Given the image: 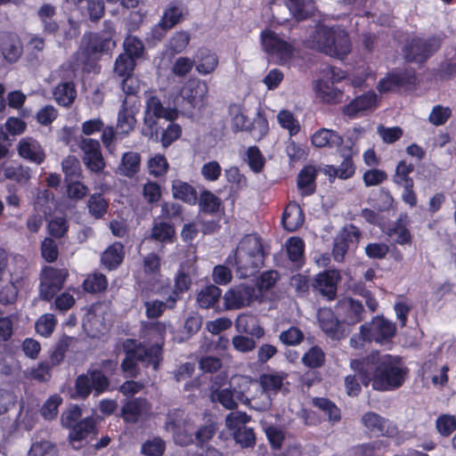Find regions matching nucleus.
Listing matches in <instances>:
<instances>
[{"label":"nucleus","mask_w":456,"mask_h":456,"mask_svg":"<svg viewBox=\"0 0 456 456\" xmlns=\"http://www.w3.org/2000/svg\"><path fill=\"white\" fill-rule=\"evenodd\" d=\"M350 366L359 373L365 387L371 382L375 390H393L401 387L404 381L403 370L387 354L371 352L362 360H352Z\"/></svg>","instance_id":"nucleus-1"},{"label":"nucleus","mask_w":456,"mask_h":456,"mask_svg":"<svg viewBox=\"0 0 456 456\" xmlns=\"http://www.w3.org/2000/svg\"><path fill=\"white\" fill-rule=\"evenodd\" d=\"M265 251L261 238L256 234H247L240 241L234 256L227 257V264L236 266L240 278L254 275L263 266Z\"/></svg>","instance_id":"nucleus-2"},{"label":"nucleus","mask_w":456,"mask_h":456,"mask_svg":"<svg viewBox=\"0 0 456 456\" xmlns=\"http://www.w3.org/2000/svg\"><path fill=\"white\" fill-rule=\"evenodd\" d=\"M126 357L121 362L122 371L128 377L136 378L140 375V365L144 368L152 367L154 372L159 369L161 360V347L159 345L136 344L134 339H126L123 343Z\"/></svg>","instance_id":"nucleus-3"},{"label":"nucleus","mask_w":456,"mask_h":456,"mask_svg":"<svg viewBox=\"0 0 456 456\" xmlns=\"http://www.w3.org/2000/svg\"><path fill=\"white\" fill-rule=\"evenodd\" d=\"M115 42L110 37H103L100 34L86 33L81 38L79 49L72 56L70 68L73 71L81 69L84 72H96L99 69L97 61L104 52L110 51Z\"/></svg>","instance_id":"nucleus-4"},{"label":"nucleus","mask_w":456,"mask_h":456,"mask_svg":"<svg viewBox=\"0 0 456 456\" xmlns=\"http://www.w3.org/2000/svg\"><path fill=\"white\" fill-rule=\"evenodd\" d=\"M440 46L441 38L438 37L428 38L414 37L405 42L403 53L407 61L421 64L430 58Z\"/></svg>","instance_id":"nucleus-5"},{"label":"nucleus","mask_w":456,"mask_h":456,"mask_svg":"<svg viewBox=\"0 0 456 456\" xmlns=\"http://www.w3.org/2000/svg\"><path fill=\"white\" fill-rule=\"evenodd\" d=\"M109 378L98 369H89L84 374L77 376L75 389L78 398L86 399L93 392L95 396L109 389Z\"/></svg>","instance_id":"nucleus-6"},{"label":"nucleus","mask_w":456,"mask_h":456,"mask_svg":"<svg viewBox=\"0 0 456 456\" xmlns=\"http://www.w3.org/2000/svg\"><path fill=\"white\" fill-rule=\"evenodd\" d=\"M68 276L69 272L65 268L45 266L39 274V297L45 301H51L63 288Z\"/></svg>","instance_id":"nucleus-7"},{"label":"nucleus","mask_w":456,"mask_h":456,"mask_svg":"<svg viewBox=\"0 0 456 456\" xmlns=\"http://www.w3.org/2000/svg\"><path fill=\"white\" fill-rule=\"evenodd\" d=\"M256 284L243 282L230 288L224 295L227 310H237L250 305L258 298Z\"/></svg>","instance_id":"nucleus-8"},{"label":"nucleus","mask_w":456,"mask_h":456,"mask_svg":"<svg viewBox=\"0 0 456 456\" xmlns=\"http://www.w3.org/2000/svg\"><path fill=\"white\" fill-rule=\"evenodd\" d=\"M287 377V373L283 371L262 374L258 381L260 400L256 402L254 408L258 411L269 410L272 405L271 394L275 395L281 390Z\"/></svg>","instance_id":"nucleus-9"},{"label":"nucleus","mask_w":456,"mask_h":456,"mask_svg":"<svg viewBox=\"0 0 456 456\" xmlns=\"http://www.w3.org/2000/svg\"><path fill=\"white\" fill-rule=\"evenodd\" d=\"M77 146L82 151L81 158L86 167L92 173H102L106 167V163L100 142L89 137L80 136L77 139Z\"/></svg>","instance_id":"nucleus-10"},{"label":"nucleus","mask_w":456,"mask_h":456,"mask_svg":"<svg viewBox=\"0 0 456 456\" xmlns=\"http://www.w3.org/2000/svg\"><path fill=\"white\" fill-rule=\"evenodd\" d=\"M270 10L278 23L286 22L291 18L302 20L308 16L305 0H273Z\"/></svg>","instance_id":"nucleus-11"},{"label":"nucleus","mask_w":456,"mask_h":456,"mask_svg":"<svg viewBox=\"0 0 456 456\" xmlns=\"http://www.w3.org/2000/svg\"><path fill=\"white\" fill-rule=\"evenodd\" d=\"M180 94L189 110H200L207 104L208 86L205 81L191 78L183 86Z\"/></svg>","instance_id":"nucleus-12"},{"label":"nucleus","mask_w":456,"mask_h":456,"mask_svg":"<svg viewBox=\"0 0 456 456\" xmlns=\"http://www.w3.org/2000/svg\"><path fill=\"white\" fill-rule=\"evenodd\" d=\"M236 399L241 403L254 408L258 401L260 387L257 381L247 376H235L231 383Z\"/></svg>","instance_id":"nucleus-13"},{"label":"nucleus","mask_w":456,"mask_h":456,"mask_svg":"<svg viewBox=\"0 0 456 456\" xmlns=\"http://www.w3.org/2000/svg\"><path fill=\"white\" fill-rule=\"evenodd\" d=\"M264 50L279 59L281 63H287L293 56V47L280 38L274 32L265 30L261 34Z\"/></svg>","instance_id":"nucleus-14"},{"label":"nucleus","mask_w":456,"mask_h":456,"mask_svg":"<svg viewBox=\"0 0 456 456\" xmlns=\"http://www.w3.org/2000/svg\"><path fill=\"white\" fill-rule=\"evenodd\" d=\"M139 109V101H129L125 98L118 113L117 134L122 136L128 135L136 125L135 114Z\"/></svg>","instance_id":"nucleus-15"},{"label":"nucleus","mask_w":456,"mask_h":456,"mask_svg":"<svg viewBox=\"0 0 456 456\" xmlns=\"http://www.w3.org/2000/svg\"><path fill=\"white\" fill-rule=\"evenodd\" d=\"M363 325H367L366 332L370 340L379 344L388 342L396 331L395 324L382 316L375 317L370 322H365Z\"/></svg>","instance_id":"nucleus-16"},{"label":"nucleus","mask_w":456,"mask_h":456,"mask_svg":"<svg viewBox=\"0 0 456 456\" xmlns=\"http://www.w3.org/2000/svg\"><path fill=\"white\" fill-rule=\"evenodd\" d=\"M378 107V96L373 91L362 94L343 108V113L351 118L371 112Z\"/></svg>","instance_id":"nucleus-17"},{"label":"nucleus","mask_w":456,"mask_h":456,"mask_svg":"<svg viewBox=\"0 0 456 456\" xmlns=\"http://www.w3.org/2000/svg\"><path fill=\"white\" fill-rule=\"evenodd\" d=\"M318 322L322 331L332 339L339 340L346 337V330L330 308H322L318 312Z\"/></svg>","instance_id":"nucleus-18"},{"label":"nucleus","mask_w":456,"mask_h":456,"mask_svg":"<svg viewBox=\"0 0 456 456\" xmlns=\"http://www.w3.org/2000/svg\"><path fill=\"white\" fill-rule=\"evenodd\" d=\"M22 53V44L16 34L8 32L0 34V53L6 62L15 63Z\"/></svg>","instance_id":"nucleus-19"},{"label":"nucleus","mask_w":456,"mask_h":456,"mask_svg":"<svg viewBox=\"0 0 456 456\" xmlns=\"http://www.w3.org/2000/svg\"><path fill=\"white\" fill-rule=\"evenodd\" d=\"M337 311L342 318V322L349 325L356 324L364 318L362 303L352 297L341 299L338 303Z\"/></svg>","instance_id":"nucleus-20"},{"label":"nucleus","mask_w":456,"mask_h":456,"mask_svg":"<svg viewBox=\"0 0 456 456\" xmlns=\"http://www.w3.org/2000/svg\"><path fill=\"white\" fill-rule=\"evenodd\" d=\"M17 151L22 159L37 165L43 163L45 159V153L40 143L31 137L22 138L17 145Z\"/></svg>","instance_id":"nucleus-21"},{"label":"nucleus","mask_w":456,"mask_h":456,"mask_svg":"<svg viewBox=\"0 0 456 456\" xmlns=\"http://www.w3.org/2000/svg\"><path fill=\"white\" fill-rule=\"evenodd\" d=\"M331 27L326 25H318L314 33L307 39L308 47L325 53L326 55L334 53L330 45V39H331Z\"/></svg>","instance_id":"nucleus-22"},{"label":"nucleus","mask_w":456,"mask_h":456,"mask_svg":"<svg viewBox=\"0 0 456 456\" xmlns=\"http://www.w3.org/2000/svg\"><path fill=\"white\" fill-rule=\"evenodd\" d=\"M340 275L336 270H328L319 273L314 282V287L329 299H333L337 292V284Z\"/></svg>","instance_id":"nucleus-23"},{"label":"nucleus","mask_w":456,"mask_h":456,"mask_svg":"<svg viewBox=\"0 0 456 456\" xmlns=\"http://www.w3.org/2000/svg\"><path fill=\"white\" fill-rule=\"evenodd\" d=\"M143 116L162 118L164 122L173 121L177 118V110L165 108L159 97L149 94L146 97Z\"/></svg>","instance_id":"nucleus-24"},{"label":"nucleus","mask_w":456,"mask_h":456,"mask_svg":"<svg viewBox=\"0 0 456 456\" xmlns=\"http://www.w3.org/2000/svg\"><path fill=\"white\" fill-rule=\"evenodd\" d=\"M330 34L332 37L329 43L335 53L328 55L338 59L344 58L351 52V42L347 33L340 28H332Z\"/></svg>","instance_id":"nucleus-25"},{"label":"nucleus","mask_w":456,"mask_h":456,"mask_svg":"<svg viewBox=\"0 0 456 456\" xmlns=\"http://www.w3.org/2000/svg\"><path fill=\"white\" fill-rule=\"evenodd\" d=\"M149 411V403L145 398L138 397L126 402L121 410L126 422L136 423L140 417Z\"/></svg>","instance_id":"nucleus-26"},{"label":"nucleus","mask_w":456,"mask_h":456,"mask_svg":"<svg viewBox=\"0 0 456 456\" xmlns=\"http://www.w3.org/2000/svg\"><path fill=\"white\" fill-rule=\"evenodd\" d=\"M305 216L300 206L295 202H290L285 208L282 215V224L289 232H295L304 223Z\"/></svg>","instance_id":"nucleus-27"},{"label":"nucleus","mask_w":456,"mask_h":456,"mask_svg":"<svg viewBox=\"0 0 456 456\" xmlns=\"http://www.w3.org/2000/svg\"><path fill=\"white\" fill-rule=\"evenodd\" d=\"M316 94L322 102L331 104L342 101L343 92L328 80L321 79L315 86Z\"/></svg>","instance_id":"nucleus-28"},{"label":"nucleus","mask_w":456,"mask_h":456,"mask_svg":"<svg viewBox=\"0 0 456 456\" xmlns=\"http://www.w3.org/2000/svg\"><path fill=\"white\" fill-rule=\"evenodd\" d=\"M222 290L216 285L210 284L199 290L196 302L200 308L209 309L215 307L221 297Z\"/></svg>","instance_id":"nucleus-29"},{"label":"nucleus","mask_w":456,"mask_h":456,"mask_svg":"<svg viewBox=\"0 0 456 456\" xmlns=\"http://www.w3.org/2000/svg\"><path fill=\"white\" fill-rule=\"evenodd\" d=\"M317 171L314 167H305L298 174L297 187L303 197L309 196L315 191V178Z\"/></svg>","instance_id":"nucleus-30"},{"label":"nucleus","mask_w":456,"mask_h":456,"mask_svg":"<svg viewBox=\"0 0 456 456\" xmlns=\"http://www.w3.org/2000/svg\"><path fill=\"white\" fill-rule=\"evenodd\" d=\"M140 165L141 156L139 153L134 151L126 152L117 167V173L126 177H132L139 172Z\"/></svg>","instance_id":"nucleus-31"},{"label":"nucleus","mask_w":456,"mask_h":456,"mask_svg":"<svg viewBox=\"0 0 456 456\" xmlns=\"http://www.w3.org/2000/svg\"><path fill=\"white\" fill-rule=\"evenodd\" d=\"M312 143L318 148L338 147L343 143V138L334 130L322 128L313 134Z\"/></svg>","instance_id":"nucleus-32"},{"label":"nucleus","mask_w":456,"mask_h":456,"mask_svg":"<svg viewBox=\"0 0 456 456\" xmlns=\"http://www.w3.org/2000/svg\"><path fill=\"white\" fill-rule=\"evenodd\" d=\"M175 234V229L173 224L155 218L149 239L163 243L172 242Z\"/></svg>","instance_id":"nucleus-33"},{"label":"nucleus","mask_w":456,"mask_h":456,"mask_svg":"<svg viewBox=\"0 0 456 456\" xmlns=\"http://www.w3.org/2000/svg\"><path fill=\"white\" fill-rule=\"evenodd\" d=\"M125 256L124 246L115 242L108 247L102 253L101 260L109 270L116 269L123 261Z\"/></svg>","instance_id":"nucleus-34"},{"label":"nucleus","mask_w":456,"mask_h":456,"mask_svg":"<svg viewBox=\"0 0 456 456\" xmlns=\"http://www.w3.org/2000/svg\"><path fill=\"white\" fill-rule=\"evenodd\" d=\"M191 284V279L188 273L185 272L184 266H181L175 277V287L169 294V304L181 300L182 295L186 292Z\"/></svg>","instance_id":"nucleus-35"},{"label":"nucleus","mask_w":456,"mask_h":456,"mask_svg":"<svg viewBox=\"0 0 456 456\" xmlns=\"http://www.w3.org/2000/svg\"><path fill=\"white\" fill-rule=\"evenodd\" d=\"M95 429V422L93 418H86L80 420L74 428L70 429L69 439L73 448L77 449L79 445H76V442H80L86 438L87 436L94 433Z\"/></svg>","instance_id":"nucleus-36"},{"label":"nucleus","mask_w":456,"mask_h":456,"mask_svg":"<svg viewBox=\"0 0 456 456\" xmlns=\"http://www.w3.org/2000/svg\"><path fill=\"white\" fill-rule=\"evenodd\" d=\"M77 97L75 85L72 82H61L53 90V98L63 107H69Z\"/></svg>","instance_id":"nucleus-37"},{"label":"nucleus","mask_w":456,"mask_h":456,"mask_svg":"<svg viewBox=\"0 0 456 456\" xmlns=\"http://www.w3.org/2000/svg\"><path fill=\"white\" fill-rule=\"evenodd\" d=\"M172 194L175 199L194 205L198 200L196 190L188 183L175 180L172 184Z\"/></svg>","instance_id":"nucleus-38"},{"label":"nucleus","mask_w":456,"mask_h":456,"mask_svg":"<svg viewBox=\"0 0 456 456\" xmlns=\"http://www.w3.org/2000/svg\"><path fill=\"white\" fill-rule=\"evenodd\" d=\"M197 58L196 70L201 75H208L214 72L218 65L216 54L208 49H200L198 52Z\"/></svg>","instance_id":"nucleus-39"},{"label":"nucleus","mask_w":456,"mask_h":456,"mask_svg":"<svg viewBox=\"0 0 456 456\" xmlns=\"http://www.w3.org/2000/svg\"><path fill=\"white\" fill-rule=\"evenodd\" d=\"M362 422L373 434L384 436L387 433V420L376 412H366L362 418Z\"/></svg>","instance_id":"nucleus-40"},{"label":"nucleus","mask_w":456,"mask_h":456,"mask_svg":"<svg viewBox=\"0 0 456 456\" xmlns=\"http://www.w3.org/2000/svg\"><path fill=\"white\" fill-rule=\"evenodd\" d=\"M142 122L143 124L141 130V134L143 136L147 137L149 140L158 142L159 130L167 123L164 122L162 118L150 117L149 118V117L145 116H143Z\"/></svg>","instance_id":"nucleus-41"},{"label":"nucleus","mask_w":456,"mask_h":456,"mask_svg":"<svg viewBox=\"0 0 456 456\" xmlns=\"http://www.w3.org/2000/svg\"><path fill=\"white\" fill-rule=\"evenodd\" d=\"M55 14V7L50 4H43L37 12V15L44 26L45 31L50 34L55 33L59 28L57 22L53 19Z\"/></svg>","instance_id":"nucleus-42"},{"label":"nucleus","mask_w":456,"mask_h":456,"mask_svg":"<svg viewBox=\"0 0 456 456\" xmlns=\"http://www.w3.org/2000/svg\"><path fill=\"white\" fill-rule=\"evenodd\" d=\"M86 207L94 218L101 219L107 214L109 203L101 193H94L90 195Z\"/></svg>","instance_id":"nucleus-43"},{"label":"nucleus","mask_w":456,"mask_h":456,"mask_svg":"<svg viewBox=\"0 0 456 456\" xmlns=\"http://www.w3.org/2000/svg\"><path fill=\"white\" fill-rule=\"evenodd\" d=\"M409 224V217L406 214L401 215L397 219L395 226L391 229L390 235L395 236V242L400 245L410 244L411 242V235L407 229Z\"/></svg>","instance_id":"nucleus-44"},{"label":"nucleus","mask_w":456,"mask_h":456,"mask_svg":"<svg viewBox=\"0 0 456 456\" xmlns=\"http://www.w3.org/2000/svg\"><path fill=\"white\" fill-rule=\"evenodd\" d=\"M211 398L227 410H234L238 407L239 401L236 399L232 385L211 393Z\"/></svg>","instance_id":"nucleus-45"},{"label":"nucleus","mask_w":456,"mask_h":456,"mask_svg":"<svg viewBox=\"0 0 456 456\" xmlns=\"http://www.w3.org/2000/svg\"><path fill=\"white\" fill-rule=\"evenodd\" d=\"M232 118V130L233 133L251 131V121L243 114L239 105L233 104L229 108Z\"/></svg>","instance_id":"nucleus-46"},{"label":"nucleus","mask_w":456,"mask_h":456,"mask_svg":"<svg viewBox=\"0 0 456 456\" xmlns=\"http://www.w3.org/2000/svg\"><path fill=\"white\" fill-rule=\"evenodd\" d=\"M313 405L327 415L330 421L337 422L341 418L340 410L333 402L327 398L315 397L313 399Z\"/></svg>","instance_id":"nucleus-47"},{"label":"nucleus","mask_w":456,"mask_h":456,"mask_svg":"<svg viewBox=\"0 0 456 456\" xmlns=\"http://www.w3.org/2000/svg\"><path fill=\"white\" fill-rule=\"evenodd\" d=\"M175 305L176 302H173L172 305L169 304V295L165 301L152 300L144 302L145 314L149 319L159 318L166 309H174Z\"/></svg>","instance_id":"nucleus-48"},{"label":"nucleus","mask_w":456,"mask_h":456,"mask_svg":"<svg viewBox=\"0 0 456 456\" xmlns=\"http://www.w3.org/2000/svg\"><path fill=\"white\" fill-rule=\"evenodd\" d=\"M61 169L65 175V182L82 177V168L76 156L69 155L61 162Z\"/></svg>","instance_id":"nucleus-49"},{"label":"nucleus","mask_w":456,"mask_h":456,"mask_svg":"<svg viewBox=\"0 0 456 456\" xmlns=\"http://www.w3.org/2000/svg\"><path fill=\"white\" fill-rule=\"evenodd\" d=\"M305 244L302 239L292 237L287 243V253L291 262L299 267L303 264Z\"/></svg>","instance_id":"nucleus-50"},{"label":"nucleus","mask_w":456,"mask_h":456,"mask_svg":"<svg viewBox=\"0 0 456 456\" xmlns=\"http://www.w3.org/2000/svg\"><path fill=\"white\" fill-rule=\"evenodd\" d=\"M183 18V11L177 4L171 3L165 10L163 16L160 20V26L164 28L171 29Z\"/></svg>","instance_id":"nucleus-51"},{"label":"nucleus","mask_w":456,"mask_h":456,"mask_svg":"<svg viewBox=\"0 0 456 456\" xmlns=\"http://www.w3.org/2000/svg\"><path fill=\"white\" fill-rule=\"evenodd\" d=\"M134 67V60L129 54L121 53L116 59L114 73L120 77H126L133 75Z\"/></svg>","instance_id":"nucleus-52"},{"label":"nucleus","mask_w":456,"mask_h":456,"mask_svg":"<svg viewBox=\"0 0 456 456\" xmlns=\"http://www.w3.org/2000/svg\"><path fill=\"white\" fill-rule=\"evenodd\" d=\"M166 126H163L161 130L160 142L164 148H167L175 140H177L182 134V128L178 124L173 121H166Z\"/></svg>","instance_id":"nucleus-53"},{"label":"nucleus","mask_w":456,"mask_h":456,"mask_svg":"<svg viewBox=\"0 0 456 456\" xmlns=\"http://www.w3.org/2000/svg\"><path fill=\"white\" fill-rule=\"evenodd\" d=\"M186 419L184 418V411L179 409H175L167 413L166 428L167 430L177 435L183 428H185Z\"/></svg>","instance_id":"nucleus-54"},{"label":"nucleus","mask_w":456,"mask_h":456,"mask_svg":"<svg viewBox=\"0 0 456 456\" xmlns=\"http://www.w3.org/2000/svg\"><path fill=\"white\" fill-rule=\"evenodd\" d=\"M71 341L72 338L68 336H63L58 340L51 352L50 359L47 360L53 366L58 365L63 361Z\"/></svg>","instance_id":"nucleus-55"},{"label":"nucleus","mask_w":456,"mask_h":456,"mask_svg":"<svg viewBox=\"0 0 456 456\" xmlns=\"http://www.w3.org/2000/svg\"><path fill=\"white\" fill-rule=\"evenodd\" d=\"M437 432L444 436H450L456 430V417L452 414H442L436 420Z\"/></svg>","instance_id":"nucleus-56"},{"label":"nucleus","mask_w":456,"mask_h":456,"mask_svg":"<svg viewBox=\"0 0 456 456\" xmlns=\"http://www.w3.org/2000/svg\"><path fill=\"white\" fill-rule=\"evenodd\" d=\"M84 289L90 293H97L107 287V279L102 273H93L87 276L83 282Z\"/></svg>","instance_id":"nucleus-57"},{"label":"nucleus","mask_w":456,"mask_h":456,"mask_svg":"<svg viewBox=\"0 0 456 456\" xmlns=\"http://www.w3.org/2000/svg\"><path fill=\"white\" fill-rule=\"evenodd\" d=\"M249 419L250 417L245 412L232 411L226 416L225 426L233 434L237 430L245 428Z\"/></svg>","instance_id":"nucleus-58"},{"label":"nucleus","mask_w":456,"mask_h":456,"mask_svg":"<svg viewBox=\"0 0 456 456\" xmlns=\"http://www.w3.org/2000/svg\"><path fill=\"white\" fill-rule=\"evenodd\" d=\"M413 165L407 164L405 161H400L396 167L394 182L401 186L413 184L412 179L409 175L413 171Z\"/></svg>","instance_id":"nucleus-59"},{"label":"nucleus","mask_w":456,"mask_h":456,"mask_svg":"<svg viewBox=\"0 0 456 456\" xmlns=\"http://www.w3.org/2000/svg\"><path fill=\"white\" fill-rule=\"evenodd\" d=\"M220 204V200L209 191H203L200 196L199 205L204 212L216 213L218 211Z\"/></svg>","instance_id":"nucleus-60"},{"label":"nucleus","mask_w":456,"mask_h":456,"mask_svg":"<svg viewBox=\"0 0 456 456\" xmlns=\"http://www.w3.org/2000/svg\"><path fill=\"white\" fill-rule=\"evenodd\" d=\"M66 183V192L69 200H82L88 193V187L79 181L69 180Z\"/></svg>","instance_id":"nucleus-61"},{"label":"nucleus","mask_w":456,"mask_h":456,"mask_svg":"<svg viewBox=\"0 0 456 456\" xmlns=\"http://www.w3.org/2000/svg\"><path fill=\"white\" fill-rule=\"evenodd\" d=\"M302 361L310 368H319L324 363L325 354L321 347L313 346L304 354Z\"/></svg>","instance_id":"nucleus-62"},{"label":"nucleus","mask_w":456,"mask_h":456,"mask_svg":"<svg viewBox=\"0 0 456 456\" xmlns=\"http://www.w3.org/2000/svg\"><path fill=\"white\" fill-rule=\"evenodd\" d=\"M277 119L283 128L289 130L290 135H295L299 132L300 126L298 121L289 110H281L277 115Z\"/></svg>","instance_id":"nucleus-63"},{"label":"nucleus","mask_w":456,"mask_h":456,"mask_svg":"<svg viewBox=\"0 0 456 456\" xmlns=\"http://www.w3.org/2000/svg\"><path fill=\"white\" fill-rule=\"evenodd\" d=\"M29 456H57L55 446L49 441L34 443L28 452Z\"/></svg>","instance_id":"nucleus-64"}]
</instances>
